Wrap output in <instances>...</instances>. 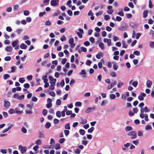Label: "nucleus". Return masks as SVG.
Masks as SVG:
<instances>
[{"instance_id": "obj_7", "label": "nucleus", "mask_w": 154, "mask_h": 154, "mask_svg": "<svg viewBox=\"0 0 154 154\" xmlns=\"http://www.w3.org/2000/svg\"><path fill=\"white\" fill-rule=\"evenodd\" d=\"M146 84L147 87L149 88L151 87V86L152 85V81H150L149 80H148L146 82Z\"/></svg>"}, {"instance_id": "obj_26", "label": "nucleus", "mask_w": 154, "mask_h": 154, "mask_svg": "<svg viewBox=\"0 0 154 154\" xmlns=\"http://www.w3.org/2000/svg\"><path fill=\"white\" fill-rule=\"evenodd\" d=\"M149 46L152 48H154V42L151 41L149 43Z\"/></svg>"}, {"instance_id": "obj_63", "label": "nucleus", "mask_w": 154, "mask_h": 154, "mask_svg": "<svg viewBox=\"0 0 154 154\" xmlns=\"http://www.w3.org/2000/svg\"><path fill=\"white\" fill-rule=\"evenodd\" d=\"M67 13L70 16H72V11L70 10H68L67 11Z\"/></svg>"}, {"instance_id": "obj_43", "label": "nucleus", "mask_w": 154, "mask_h": 154, "mask_svg": "<svg viewBox=\"0 0 154 154\" xmlns=\"http://www.w3.org/2000/svg\"><path fill=\"white\" fill-rule=\"evenodd\" d=\"M24 14L26 16H28L29 15V11L27 10H25L23 12Z\"/></svg>"}, {"instance_id": "obj_47", "label": "nucleus", "mask_w": 154, "mask_h": 154, "mask_svg": "<svg viewBox=\"0 0 154 154\" xmlns=\"http://www.w3.org/2000/svg\"><path fill=\"white\" fill-rule=\"evenodd\" d=\"M24 87L26 88H28L29 87L30 85L28 83H26L23 85Z\"/></svg>"}, {"instance_id": "obj_19", "label": "nucleus", "mask_w": 154, "mask_h": 154, "mask_svg": "<svg viewBox=\"0 0 154 154\" xmlns=\"http://www.w3.org/2000/svg\"><path fill=\"white\" fill-rule=\"evenodd\" d=\"M51 124L49 122H47L46 123V124L45 125V126L48 129V128H49L51 126Z\"/></svg>"}, {"instance_id": "obj_27", "label": "nucleus", "mask_w": 154, "mask_h": 154, "mask_svg": "<svg viewBox=\"0 0 154 154\" xmlns=\"http://www.w3.org/2000/svg\"><path fill=\"white\" fill-rule=\"evenodd\" d=\"M17 42H18V40H16V41H14L12 42V45L13 47H15L17 45Z\"/></svg>"}, {"instance_id": "obj_59", "label": "nucleus", "mask_w": 154, "mask_h": 154, "mask_svg": "<svg viewBox=\"0 0 154 154\" xmlns=\"http://www.w3.org/2000/svg\"><path fill=\"white\" fill-rule=\"evenodd\" d=\"M144 111L145 112H149L150 110L147 107L145 106L144 108Z\"/></svg>"}, {"instance_id": "obj_53", "label": "nucleus", "mask_w": 154, "mask_h": 154, "mask_svg": "<svg viewBox=\"0 0 154 154\" xmlns=\"http://www.w3.org/2000/svg\"><path fill=\"white\" fill-rule=\"evenodd\" d=\"M84 44L86 46H89L90 44L89 42L88 41L85 42Z\"/></svg>"}, {"instance_id": "obj_22", "label": "nucleus", "mask_w": 154, "mask_h": 154, "mask_svg": "<svg viewBox=\"0 0 154 154\" xmlns=\"http://www.w3.org/2000/svg\"><path fill=\"white\" fill-rule=\"evenodd\" d=\"M75 105L76 106H81L82 105V103L80 102H75Z\"/></svg>"}, {"instance_id": "obj_18", "label": "nucleus", "mask_w": 154, "mask_h": 154, "mask_svg": "<svg viewBox=\"0 0 154 154\" xmlns=\"http://www.w3.org/2000/svg\"><path fill=\"white\" fill-rule=\"evenodd\" d=\"M55 85V84H51V85L49 86V89L51 90H53L54 89V86Z\"/></svg>"}, {"instance_id": "obj_3", "label": "nucleus", "mask_w": 154, "mask_h": 154, "mask_svg": "<svg viewBox=\"0 0 154 154\" xmlns=\"http://www.w3.org/2000/svg\"><path fill=\"white\" fill-rule=\"evenodd\" d=\"M57 2L59 3V0H51L50 2V4L51 6H55L57 5Z\"/></svg>"}, {"instance_id": "obj_21", "label": "nucleus", "mask_w": 154, "mask_h": 154, "mask_svg": "<svg viewBox=\"0 0 154 154\" xmlns=\"http://www.w3.org/2000/svg\"><path fill=\"white\" fill-rule=\"evenodd\" d=\"M39 138H43L44 137V135L43 133L42 132H39Z\"/></svg>"}, {"instance_id": "obj_28", "label": "nucleus", "mask_w": 154, "mask_h": 154, "mask_svg": "<svg viewBox=\"0 0 154 154\" xmlns=\"http://www.w3.org/2000/svg\"><path fill=\"white\" fill-rule=\"evenodd\" d=\"M81 150L78 148L76 149L74 151V152L77 154H79Z\"/></svg>"}, {"instance_id": "obj_32", "label": "nucleus", "mask_w": 154, "mask_h": 154, "mask_svg": "<svg viewBox=\"0 0 154 154\" xmlns=\"http://www.w3.org/2000/svg\"><path fill=\"white\" fill-rule=\"evenodd\" d=\"M60 148V144L58 143H57L55 145V148L57 150L59 149Z\"/></svg>"}, {"instance_id": "obj_45", "label": "nucleus", "mask_w": 154, "mask_h": 154, "mask_svg": "<svg viewBox=\"0 0 154 154\" xmlns=\"http://www.w3.org/2000/svg\"><path fill=\"white\" fill-rule=\"evenodd\" d=\"M21 131L24 133H26L27 132V130L24 127H23L21 128Z\"/></svg>"}, {"instance_id": "obj_2", "label": "nucleus", "mask_w": 154, "mask_h": 154, "mask_svg": "<svg viewBox=\"0 0 154 154\" xmlns=\"http://www.w3.org/2000/svg\"><path fill=\"white\" fill-rule=\"evenodd\" d=\"M79 32H77L76 34L80 38H82V33H83V30L82 29L79 28Z\"/></svg>"}, {"instance_id": "obj_35", "label": "nucleus", "mask_w": 154, "mask_h": 154, "mask_svg": "<svg viewBox=\"0 0 154 154\" xmlns=\"http://www.w3.org/2000/svg\"><path fill=\"white\" fill-rule=\"evenodd\" d=\"M61 104V101L60 99H57L56 101V104L57 105L59 106Z\"/></svg>"}, {"instance_id": "obj_52", "label": "nucleus", "mask_w": 154, "mask_h": 154, "mask_svg": "<svg viewBox=\"0 0 154 154\" xmlns=\"http://www.w3.org/2000/svg\"><path fill=\"white\" fill-rule=\"evenodd\" d=\"M9 77V75L8 74H5L3 75V78L5 80L6 79Z\"/></svg>"}, {"instance_id": "obj_17", "label": "nucleus", "mask_w": 154, "mask_h": 154, "mask_svg": "<svg viewBox=\"0 0 154 154\" xmlns=\"http://www.w3.org/2000/svg\"><path fill=\"white\" fill-rule=\"evenodd\" d=\"M79 132H80V134L82 135H84L85 133V131L82 129H80Z\"/></svg>"}, {"instance_id": "obj_44", "label": "nucleus", "mask_w": 154, "mask_h": 154, "mask_svg": "<svg viewBox=\"0 0 154 154\" xmlns=\"http://www.w3.org/2000/svg\"><path fill=\"white\" fill-rule=\"evenodd\" d=\"M93 108H87L86 110L85 111V112L87 113H89L91 111V110Z\"/></svg>"}, {"instance_id": "obj_41", "label": "nucleus", "mask_w": 154, "mask_h": 154, "mask_svg": "<svg viewBox=\"0 0 154 154\" xmlns=\"http://www.w3.org/2000/svg\"><path fill=\"white\" fill-rule=\"evenodd\" d=\"M56 116L58 117H60L61 116V114L60 111H57L56 113Z\"/></svg>"}, {"instance_id": "obj_30", "label": "nucleus", "mask_w": 154, "mask_h": 154, "mask_svg": "<svg viewBox=\"0 0 154 154\" xmlns=\"http://www.w3.org/2000/svg\"><path fill=\"white\" fill-rule=\"evenodd\" d=\"M19 81L20 83H23L25 82V80L24 78H19Z\"/></svg>"}, {"instance_id": "obj_24", "label": "nucleus", "mask_w": 154, "mask_h": 154, "mask_svg": "<svg viewBox=\"0 0 154 154\" xmlns=\"http://www.w3.org/2000/svg\"><path fill=\"white\" fill-rule=\"evenodd\" d=\"M81 123L82 124H84L87 123V121L86 119H83L82 118L81 119Z\"/></svg>"}, {"instance_id": "obj_10", "label": "nucleus", "mask_w": 154, "mask_h": 154, "mask_svg": "<svg viewBox=\"0 0 154 154\" xmlns=\"http://www.w3.org/2000/svg\"><path fill=\"white\" fill-rule=\"evenodd\" d=\"M99 46L102 50H103L104 49V46L103 43L101 42H100L99 43Z\"/></svg>"}, {"instance_id": "obj_49", "label": "nucleus", "mask_w": 154, "mask_h": 154, "mask_svg": "<svg viewBox=\"0 0 154 154\" xmlns=\"http://www.w3.org/2000/svg\"><path fill=\"white\" fill-rule=\"evenodd\" d=\"M24 95H22L20 97L19 96V97H18V100H23L24 99Z\"/></svg>"}, {"instance_id": "obj_11", "label": "nucleus", "mask_w": 154, "mask_h": 154, "mask_svg": "<svg viewBox=\"0 0 154 154\" xmlns=\"http://www.w3.org/2000/svg\"><path fill=\"white\" fill-rule=\"evenodd\" d=\"M143 17L144 18H146L148 16V12L146 10H144L143 12Z\"/></svg>"}, {"instance_id": "obj_40", "label": "nucleus", "mask_w": 154, "mask_h": 154, "mask_svg": "<svg viewBox=\"0 0 154 154\" xmlns=\"http://www.w3.org/2000/svg\"><path fill=\"white\" fill-rule=\"evenodd\" d=\"M65 141V139L64 138H61L59 140V142L60 143H63Z\"/></svg>"}, {"instance_id": "obj_51", "label": "nucleus", "mask_w": 154, "mask_h": 154, "mask_svg": "<svg viewBox=\"0 0 154 154\" xmlns=\"http://www.w3.org/2000/svg\"><path fill=\"white\" fill-rule=\"evenodd\" d=\"M113 12V10L112 9L108 10L107 11L108 14H112Z\"/></svg>"}, {"instance_id": "obj_39", "label": "nucleus", "mask_w": 154, "mask_h": 154, "mask_svg": "<svg viewBox=\"0 0 154 154\" xmlns=\"http://www.w3.org/2000/svg\"><path fill=\"white\" fill-rule=\"evenodd\" d=\"M91 63L92 62L91 61L88 60H87L86 62V64L87 65L89 66L91 65Z\"/></svg>"}, {"instance_id": "obj_61", "label": "nucleus", "mask_w": 154, "mask_h": 154, "mask_svg": "<svg viewBox=\"0 0 154 154\" xmlns=\"http://www.w3.org/2000/svg\"><path fill=\"white\" fill-rule=\"evenodd\" d=\"M59 122V120L58 119L55 118L54 120V124H57Z\"/></svg>"}, {"instance_id": "obj_12", "label": "nucleus", "mask_w": 154, "mask_h": 154, "mask_svg": "<svg viewBox=\"0 0 154 154\" xmlns=\"http://www.w3.org/2000/svg\"><path fill=\"white\" fill-rule=\"evenodd\" d=\"M103 53L101 52H100L99 53H98L96 55V57L98 59H100V56L103 57Z\"/></svg>"}, {"instance_id": "obj_56", "label": "nucleus", "mask_w": 154, "mask_h": 154, "mask_svg": "<svg viewBox=\"0 0 154 154\" xmlns=\"http://www.w3.org/2000/svg\"><path fill=\"white\" fill-rule=\"evenodd\" d=\"M89 40L92 43H94L95 41V39L93 37H90L89 38Z\"/></svg>"}, {"instance_id": "obj_15", "label": "nucleus", "mask_w": 154, "mask_h": 154, "mask_svg": "<svg viewBox=\"0 0 154 154\" xmlns=\"http://www.w3.org/2000/svg\"><path fill=\"white\" fill-rule=\"evenodd\" d=\"M15 112L18 114H21L23 113V112L21 111H19V109L17 108H16L15 109Z\"/></svg>"}, {"instance_id": "obj_37", "label": "nucleus", "mask_w": 154, "mask_h": 154, "mask_svg": "<svg viewBox=\"0 0 154 154\" xmlns=\"http://www.w3.org/2000/svg\"><path fill=\"white\" fill-rule=\"evenodd\" d=\"M145 129L146 130L151 129L152 127L150 125H147L145 126Z\"/></svg>"}, {"instance_id": "obj_29", "label": "nucleus", "mask_w": 154, "mask_h": 154, "mask_svg": "<svg viewBox=\"0 0 154 154\" xmlns=\"http://www.w3.org/2000/svg\"><path fill=\"white\" fill-rule=\"evenodd\" d=\"M138 84V82L137 81L134 82L132 84V85L134 87H136Z\"/></svg>"}, {"instance_id": "obj_9", "label": "nucleus", "mask_w": 154, "mask_h": 154, "mask_svg": "<svg viewBox=\"0 0 154 154\" xmlns=\"http://www.w3.org/2000/svg\"><path fill=\"white\" fill-rule=\"evenodd\" d=\"M20 47L21 49H25L26 48L27 46L24 43H22L20 45Z\"/></svg>"}, {"instance_id": "obj_13", "label": "nucleus", "mask_w": 154, "mask_h": 154, "mask_svg": "<svg viewBox=\"0 0 154 154\" xmlns=\"http://www.w3.org/2000/svg\"><path fill=\"white\" fill-rule=\"evenodd\" d=\"M125 130L127 132L130 131H132L133 130V128L131 126H127L125 128Z\"/></svg>"}, {"instance_id": "obj_25", "label": "nucleus", "mask_w": 154, "mask_h": 154, "mask_svg": "<svg viewBox=\"0 0 154 154\" xmlns=\"http://www.w3.org/2000/svg\"><path fill=\"white\" fill-rule=\"evenodd\" d=\"M71 0H69L67 2L66 5H68L69 7L70 8L72 6V5L71 4Z\"/></svg>"}, {"instance_id": "obj_8", "label": "nucleus", "mask_w": 154, "mask_h": 154, "mask_svg": "<svg viewBox=\"0 0 154 154\" xmlns=\"http://www.w3.org/2000/svg\"><path fill=\"white\" fill-rule=\"evenodd\" d=\"M4 106L6 108H8L10 106V102L8 101H4Z\"/></svg>"}, {"instance_id": "obj_14", "label": "nucleus", "mask_w": 154, "mask_h": 154, "mask_svg": "<svg viewBox=\"0 0 154 154\" xmlns=\"http://www.w3.org/2000/svg\"><path fill=\"white\" fill-rule=\"evenodd\" d=\"M27 149V148L26 147H24L23 148H22L21 149V152L22 154L24 153H25L26 152V150Z\"/></svg>"}, {"instance_id": "obj_5", "label": "nucleus", "mask_w": 154, "mask_h": 154, "mask_svg": "<svg viewBox=\"0 0 154 154\" xmlns=\"http://www.w3.org/2000/svg\"><path fill=\"white\" fill-rule=\"evenodd\" d=\"M103 41L104 42H106L108 46H110L111 45V40L110 39L104 38L103 39Z\"/></svg>"}, {"instance_id": "obj_31", "label": "nucleus", "mask_w": 154, "mask_h": 154, "mask_svg": "<svg viewBox=\"0 0 154 154\" xmlns=\"http://www.w3.org/2000/svg\"><path fill=\"white\" fill-rule=\"evenodd\" d=\"M122 47L124 48H126L128 46L127 44L125 43L124 41H122Z\"/></svg>"}, {"instance_id": "obj_16", "label": "nucleus", "mask_w": 154, "mask_h": 154, "mask_svg": "<svg viewBox=\"0 0 154 154\" xmlns=\"http://www.w3.org/2000/svg\"><path fill=\"white\" fill-rule=\"evenodd\" d=\"M65 129H67L68 130L70 129V124L69 123H67L65 125Z\"/></svg>"}, {"instance_id": "obj_50", "label": "nucleus", "mask_w": 154, "mask_h": 154, "mask_svg": "<svg viewBox=\"0 0 154 154\" xmlns=\"http://www.w3.org/2000/svg\"><path fill=\"white\" fill-rule=\"evenodd\" d=\"M49 95L53 97L55 96V93L53 91H52L50 92L49 93Z\"/></svg>"}, {"instance_id": "obj_62", "label": "nucleus", "mask_w": 154, "mask_h": 154, "mask_svg": "<svg viewBox=\"0 0 154 154\" xmlns=\"http://www.w3.org/2000/svg\"><path fill=\"white\" fill-rule=\"evenodd\" d=\"M141 35L140 33H137L136 35V38L137 39H138L139 38L140 36Z\"/></svg>"}, {"instance_id": "obj_55", "label": "nucleus", "mask_w": 154, "mask_h": 154, "mask_svg": "<svg viewBox=\"0 0 154 154\" xmlns=\"http://www.w3.org/2000/svg\"><path fill=\"white\" fill-rule=\"evenodd\" d=\"M27 78L28 80L31 81L32 79V76L31 75H28Z\"/></svg>"}, {"instance_id": "obj_1", "label": "nucleus", "mask_w": 154, "mask_h": 154, "mask_svg": "<svg viewBox=\"0 0 154 154\" xmlns=\"http://www.w3.org/2000/svg\"><path fill=\"white\" fill-rule=\"evenodd\" d=\"M127 134L129 136H131L132 139H135L137 138V134L134 131H131L128 132Z\"/></svg>"}, {"instance_id": "obj_23", "label": "nucleus", "mask_w": 154, "mask_h": 154, "mask_svg": "<svg viewBox=\"0 0 154 154\" xmlns=\"http://www.w3.org/2000/svg\"><path fill=\"white\" fill-rule=\"evenodd\" d=\"M60 14V11L59 10H57L56 11V12L55 13L53 16H57L58 15H59Z\"/></svg>"}, {"instance_id": "obj_4", "label": "nucleus", "mask_w": 154, "mask_h": 154, "mask_svg": "<svg viewBox=\"0 0 154 154\" xmlns=\"http://www.w3.org/2000/svg\"><path fill=\"white\" fill-rule=\"evenodd\" d=\"M49 78L50 80V83L51 84H55L56 82V79H54L51 76H49Z\"/></svg>"}, {"instance_id": "obj_57", "label": "nucleus", "mask_w": 154, "mask_h": 154, "mask_svg": "<svg viewBox=\"0 0 154 154\" xmlns=\"http://www.w3.org/2000/svg\"><path fill=\"white\" fill-rule=\"evenodd\" d=\"M128 6L131 8H133L134 7V5L131 2H129L128 3Z\"/></svg>"}, {"instance_id": "obj_36", "label": "nucleus", "mask_w": 154, "mask_h": 154, "mask_svg": "<svg viewBox=\"0 0 154 154\" xmlns=\"http://www.w3.org/2000/svg\"><path fill=\"white\" fill-rule=\"evenodd\" d=\"M110 75L112 77H115L116 76V73L114 72H111L110 73Z\"/></svg>"}, {"instance_id": "obj_46", "label": "nucleus", "mask_w": 154, "mask_h": 154, "mask_svg": "<svg viewBox=\"0 0 154 154\" xmlns=\"http://www.w3.org/2000/svg\"><path fill=\"white\" fill-rule=\"evenodd\" d=\"M110 98L112 99H114L116 98V96L114 94H110L109 96Z\"/></svg>"}, {"instance_id": "obj_42", "label": "nucleus", "mask_w": 154, "mask_h": 154, "mask_svg": "<svg viewBox=\"0 0 154 154\" xmlns=\"http://www.w3.org/2000/svg\"><path fill=\"white\" fill-rule=\"evenodd\" d=\"M60 40L61 41L66 40V38L64 35H63L61 36L60 38Z\"/></svg>"}, {"instance_id": "obj_54", "label": "nucleus", "mask_w": 154, "mask_h": 154, "mask_svg": "<svg viewBox=\"0 0 154 154\" xmlns=\"http://www.w3.org/2000/svg\"><path fill=\"white\" fill-rule=\"evenodd\" d=\"M110 18V17L109 15H105L104 16V19L106 20H107Z\"/></svg>"}, {"instance_id": "obj_48", "label": "nucleus", "mask_w": 154, "mask_h": 154, "mask_svg": "<svg viewBox=\"0 0 154 154\" xmlns=\"http://www.w3.org/2000/svg\"><path fill=\"white\" fill-rule=\"evenodd\" d=\"M134 54L137 56H139L140 55V52L137 51H134Z\"/></svg>"}, {"instance_id": "obj_64", "label": "nucleus", "mask_w": 154, "mask_h": 154, "mask_svg": "<svg viewBox=\"0 0 154 154\" xmlns=\"http://www.w3.org/2000/svg\"><path fill=\"white\" fill-rule=\"evenodd\" d=\"M46 107L48 108H50L52 106V103H47L46 105Z\"/></svg>"}, {"instance_id": "obj_6", "label": "nucleus", "mask_w": 154, "mask_h": 154, "mask_svg": "<svg viewBox=\"0 0 154 154\" xmlns=\"http://www.w3.org/2000/svg\"><path fill=\"white\" fill-rule=\"evenodd\" d=\"M116 81H114L113 82L110 86H108L107 88V89L108 90L111 89L112 88V87H113L116 84Z\"/></svg>"}, {"instance_id": "obj_20", "label": "nucleus", "mask_w": 154, "mask_h": 154, "mask_svg": "<svg viewBox=\"0 0 154 154\" xmlns=\"http://www.w3.org/2000/svg\"><path fill=\"white\" fill-rule=\"evenodd\" d=\"M94 129V127H92L90 128H89L88 130V131L89 133H91L93 131Z\"/></svg>"}, {"instance_id": "obj_34", "label": "nucleus", "mask_w": 154, "mask_h": 154, "mask_svg": "<svg viewBox=\"0 0 154 154\" xmlns=\"http://www.w3.org/2000/svg\"><path fill=\"white\" fill-rule=\"evenodd\" d=\"M149 8H152L153 7V4L151 0L149 1Z\"/></svg>"}, {"instance_id": "obj_33", "label": "nucleus", "mask_w": 154, "mask_h": 154, "mask_svg": "<svg viewBox=\"0 0 154 154\" xmlns=\"http://www.w3.org/2000/svg\"><path fill=\"white\" fill-rule=\"evenodd\" d=\"M48 111L46 109H43L42 110V114L43 115L45 116L47 114Z\"/></svg>"}, {"instance_id": "obj_58", "label": "nucleus", "mask_w": 154, "mask_h": 154, "mask_svg": "<svg viewBox=\"0 0 154 154\" xmlns=\"http://www.w3.org/2000/svg\"><path fill=\"white\" fill-rule=\"evenodd\" d=\"M123 85H124V83L122 82H119L117 85V87L118 88H119L121 86H123Z\"/></svg>"}, {"instance_id": "obj_38", "label": "nucleus", "mask_w": 154, "mask_h": 154, "mask_svg": "<svg viewBox=\"0 0 154 154\" xmlns=\"http://www.w3.org/2000/svg\"><path fill=\"white\" fill-rule=\"evenodd\" d=\"M64 132L65 133V134L66 136H67L69 135V131L68 130H64Z\"/></svg>"}, {"instance_id": "obj_60", "label": "nucleus", "mask_w": 154, "mask_h": 154, "mask_svg": "<svg viewBox=\"0 0 154 154\" xmlns=\"http://www.w3.org/2000/svg\"><path fill=\"white\" fill-rule=\"evenodd\" d=\"M6 149H1L0 150V152L2 153L5 154L7 153Z\"/></svg>"}]
</instances>
